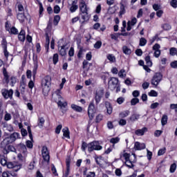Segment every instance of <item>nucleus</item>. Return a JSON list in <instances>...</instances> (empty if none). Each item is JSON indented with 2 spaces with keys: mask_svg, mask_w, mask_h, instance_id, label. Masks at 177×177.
<instances>
[{
  "mask_svg": "<svg viewBox=\"0 0 177 177\" xmlns=\"http://www.w3.org/2000/svg\"><path fill=\"white\" fill-rule=\"evenodd\" d=\"M50 81L51 79L50 76H46L41 80V87L43 89V93H44V95H48L50 91Z\"/></svg>",
  "mask_w": 177,
  "mask_h": 177,
  "instance_id": "1",
  "label": "nucleus"
},
{
  "mask_svg": "<svg viewBox=\"0 0 177 177\" xmlns=\"http://www.w3.org/2000/svg\"><path fill=\"white\" fill-rule=\"evenodd\" d=\"M11 143H5L1 142L0 148L1 149V151L3 154H9L10 151L16 152V148L13 147V145H9Z\"/></svg>",
  "mask_w": 177,
  "mask_h": 177,
  "instance_id": "2",
  "label": "nucleus"
},
{
  "mask_svg": "<svg viewBox=\"0 0 177 177\" xmlns=\"http://www.w3.org/2000/svg\"><path fill=\"white\" fill-rule=\"evenodd\" d=\"M17 139H20V133L15 132L10 135L9 137L6 138L3 141V145L5 143H14L16 142Z\"/></svg>",
  "mask_w": 177,
  "mask_h": 177,
  "instance_id": "3",
  "label": "nucleus"
},
{
  "mask_svg": "<svg viewBox=\"0 0 177 177\" xmlns=\"http://www.w3.org/2000/svg\"><path fill=\"white\" fill-rule=\"evenodd\" d=\"M55 95H57V97L58 98L57 106L60 107L62 109H66L67 107V102L63 100V97L60 95V90H57L55 91Z\"/></svg>",
  "mask_w": 177,
  "mask_h": 177,
  "instance_id": "4",
  "label": "nucleus"
},
{
  "mask_svg": "<svg viewBox=\"0 0 177 177\" xmlns=\"http://www.w3.org/2000/svg\"><path fill=\"white\" fill-rule=\"evenodd\" d=\"M1 95L4 99L12 100L13 99V89L3 88L1 89Z\"/></svg>",
  "mask_w": 177,
  "mask_h": 177,
  "instance_id": "5",
  "label": "nucleus"
},
{
  "mask_svg": "<svg viewBox=\"0 0 177 177\" xmlns=\"http://www.w3.org/2000/svg\"><path fill=\"white\" fill-rule=\"evenodd\" d=\"M162 80V75L160 73H156L151 80V84L157 86Z\"/></svg>",
  "mask_w": 177,
  "mask_h": 177,
  "instance_id": "6",
  "label": "nucleus"
},
{
  "mask_svg": "<svg viewBox=\"0 0 177 177\" xmlns=\"http://www.w3.org/2000/svg\"><path fill=\"white\" fill-rule=\"evenodd\" d=\"M102 147L99 145V142L93 141L88 144V151H93V150H102Z\"/></svg>",
  "mask_w": 177,
  "mask_h": 177,
  "instance_id": "7",
  "label": "nucleus"
},
{
  "mask_svg": "<svg viewBox=\"0 0 177 177\" xmlns=\"http://www.w3.org/2000/svg\"><path fill=\"white\" fill-rule=\"evenodd\" d=\"M95 114H96V108H95V104H93V102H91L88 109V115L91 120H93Z\"/></svg>",
  "mask_w": 177,
  "mask_h": 177,
  "instance_id": "8",
  "label": "nucleus"
},
{
  "mask_svg": "<svg viewBox=\"0 0 177 177\" xmlns=\"http://www.w3.org/2000/svg\"><path fill=\"white\" fill-rule=\"evenodd\" d=\"M109 88L111 91H114L117 86H118V78L111 77L108 82Z\"/></svg>",
  "mask_w": 177,
  "mask_h": 177,
  "instance_id": "9",
  "label": "nucleus"
},
{
  "mask_svg": "<svg viewBox=\"0 0 177 177\" xmlns=\"http://www.w3.org/2000/svg\"><path fill=\"white\" fill-rule=\"evenodd\" d=\"M41 156L43 157V160L46 161V162L49 163L50 160V156H49V151H48V147L44 146L41 149Z\"/></svg>",
  "mask_w": 177,
  "mask_h": 177,
  "instance_id": "10",
  "label": "nucleus"
},
{
  "mask_svg": "<svg viewBox=\"0 0 177 177\" xmlns=\"http://www.w3.org/2000/svg\"><path fill=\"white\" fill-rule=\"evenodd\" d=\"M104 93V91L103 89H98L95 93V102L97 104L100 102L102 100V97H103V95Z\"/></svg>",
  "mask_w": 177,
  "mask_h": 177,
  "instance_id": "11",
  "label": "nucleus"
},
{
  "mask_svg": "<svg viewBox=\"0 0 177 177\" xmlns=\"http://www.w3.org/2000/svg\"><path fill=\"white\" fill-rule=\"evenodd\" d=\"M133 160L131 161V160H126L125 165L128 167V168H133L135 165H133V162H136V155L133 153Z\"/></svg>",
  "mask_w": 177,
  "mask_h": 177,
  "instance_id": "12",
  "label": "nucleus"
},
{
  "mask_svg": "<svg viewBox=\"0 0 177 177\" xmlns=\"http://www.w3.org/2000/svg\"><path fill=\"white\" fill-rule=\"evenodd\" d=\"M146 149V145L145 143H140L139 142H136L134 144V149L136 150H143Z\"/></svg>",
  "mask_w": 177,
  "mask_h": 177,
  "instance_id": "13",
  "label": "nucleus"
},
{
  "mask_svg": "<svg viewBox=\"0 0 177 177\" xmlns=\"http://www.w3.org/2000/svg\"><path fill=\"white\" fill-rule=\"evenodd\" d=\"M33 62H34V68H33V77H35V74H37V70H38V59L37 56H33Z\"/></svg>",
  "mask_w": 177,
  "mask_h": 177,
  "instance_id": "14",
  "label": "nucleus"
},
{
  "mask_svg": "<svg viewBox=\"0 0 177 177\" xmlns=\"http://www.w3.org/2000/svg\"><path fill=\"white\" fill-rule=\"evenodd\" d=\"M80 9L81 13L88 12V9L86 8V3L84 0H82L80 3Z\"/></svg>",
  "mask_w": 177,
  "mask_h": 177,
  "instance_id": "15",
  "label": "nucleus"
},
{
  "mask_svg": "<svg viewBox=\"0 0 177 177\" xmlns=\"http://www.w3.org/2000/svg\"><path fill=\"white\" fill-rule=\"evenodd\" d=\"M17 147L20 153H24V154H25L26 153H27V147H26V145L21 143L19 144Z\"/></svg>",
  "mask_w": 177,
  "mask_h": 177,
  "instance_id": "16",
  "label": "nucleus"
},
{
  "mask_svg": "<svg viewBox=\"0 0 177 177\" xmlns=\"http://www.w3.org/2000/svg\"><path fill=\"white\" fill-rule=\"evenodd\" d=\"M18 39L21 41V42H24L26 41V31L24 30H21L18 35Z\"/></svg>",
  "mask_w": 177,
  "mask_h": 177,
  "instance_id": "17",
  "label": "nucleus"
},
{
  "mask_svg": "<svg viewBox=\"0 0 177 177\" xmlns=\"http://www.w3.org/2000/svg\"><path fill=\"white\" fill-rule=\"evenodd\" d=\"M145 132H147V128L146 127L136 130L135 133L137 136H143V135H145Z\"/></svg>",
  "mask_w": 177,
  "mask_h": 177,
  "instance_id": "18",
  "label": "nucleus"
},
{
  "mask_svg": "<svg viewBox=\"0 0 177 177\" xmlns=\"http://www.w3.org/2000/svg\"><path fill=\"white\" fill-rule=\"evenodd\" d=\"M70 162H71L70 158H67L66 160V171L65 172V174L64 175L65 177L68 176V175L70 174Z\"/></svg>",
  "mask_w": 177,
  "mask_h": 177,
  "instance_id": "19",
  "label": "nucleus"
},
{
  "mask_svg": "<svg viewBox=\"0 0 177 177\" xmlns=\"http://www.w3.org/2000/svg\"><path fill=\"white\" fill-rule=\"evenodd\" d=\"M105 106L106 109V111L108 114H111L113 113V106H111V104L109 102H105Z\"/></svg>",
  "mask_w": 177,
  "mask_h": 177,
  "instance_id": "20",
  "label": "nucleus"
},
{
  "mask_svg": "<svg viewBox=\"0 0 177 177\" xmlns=\"http://www.w3.org/2000/svg\"><path fill=\"white\" fill-rule=\"evenodd\" d=\"M17 19L20 21V23H24V20H26V15H24V12L18 13Z\"/></svg>",
  "mask_w": 177,
  "mask_h": 177,
  "instance_id": "21",
  "label": "nucleus"
},
{
  "mask_svg": "<svg viewBox=\"0 0 177 177\" xmlns=\"http://www.w3.org/2000/svg\"><path fill=\"white\" fill-rule=\"evenodd\" d=\"M129 114H131V112L129 111H128V110L123 111L119 113V117H120V118H125L128 117V115H129Z\"/></svg>",
  "mask_w": 177,
  "mask_h": 177,
  "instance_id": "22",
  "label": "nucleus"
},
{
  "mask_svg": "<svg viewBox=\"0 0 177 177\" xmlns=\"http://www.w3.org/2000/svg\"><path fill=\"white\" fill-rule=\"evenodd\" d=\"M140 117V115L138 113H134L131 115V117L129 118V120L131 122H135V121H138V120H139Z\"/></svg>",
  "mask_w": 177,
  "mask_h": 177,
  "instance_id": "23",
  "label": "nucleus"
},
{
  "mask_svg": "<svg viewBox=\"0 0 177 177\" xmlns=\"http://www.w3.org/2000/svg\"><path fill=\"white\" fill-rule=\"evenodd\" d=\"M63 136L64 138L67 139H70V131L68 130V127H65L62 129Z\"/></svg>",
  "mask_w": 177,
  "mask_h": 177,
  "instance_id": "24",
  "label": "nucleus"
},
{
  "mask_svg": "<svg viewBox=\"0 0 177 177\" xmlns=\"http://www.w3.org/2000/svg\"><path fill=\"white\" fill-rule=\"evenodd\" d=\"M3 74L6 84H9V75L8 74V71L5 67L3 68Z\"/></svg>",
  "mask_w": 177,
  "mask_h": 177,
  "instance_id": "25",
  "label": "nucleus"
},
{
  "mask_svg": "<svg viewBox=\"0 0 177 177\" xmlns=\"http://www.w3.org/2000/svg\"><path fill=\"white\" fill-rule=\"evenodd\" d=\"M0 164L5 167L8 165V160H6V157L3 155H0Z\"/></svg>",
  "mask_w": 177,
  "mask_h": 177,
  "instance_id": "26",
  "label": "nucleus"
},
{
  "mask_svg": "<svg viewBox=\"0 0 177 177\" xmlns=\"http://www.w3.org/2000/svg\"><path fill=\"white\" fill-rule=\"evenodd\" d=\"M122 51L124 55H131V53H132V50H131V48H128L127 46H122Z\"/></svg>",
  "mask_w": 177,
  "mask_h": 177,
  "instance_id": "27",
  "label": "nucleus"
},
{
  "mask_svg": "<svg viewBox=\"0 0 177 177\" xmlns=\"http://www.w3.org/2000/svg\"><path fill=\"white\" fill-rule=\"evenodd\" d=\"M59 52L60 56H66L67 55V51L66 50V46H61V48H59Z\"/></svg>",
  "mask_w": 177,
  "mask_h": 177,
  "instance_id": "28",
  "label": "nucleus"
},
{
  "mask_svg": "<svg viewBox=\"0 0 177 177\" xmlns=\"http://www.w3.org/2000/svg\"><path fill=\"white\" fill-rule=\"evenodd\" d=\"M71 109H73V110L75 111H77V113H81V111H82V107L74 104L71 105Z\"/></svg>",
  "mask_w": 177,
  "mask_h": 177,
  "instance_id": "29",
  "label": "nucleus"
},
{
  "mask_svg": "<svg viewBox=\"0 0 177 177\" xmlns=\"http://www.w3.org/2000/svg\"><path fill=\"white\" fill-rule=\"evenodd\" d=\"M82 19L84 21H88L89 20V15H88V11L85 12H81Z\"/></svg>",
  "mask_w": 177,
  "mask_h": 177,
  "instance_id": "30",
  "label": "nucleus"
},
{
  "mask_svg": "<svg viewBox=\"0 0 177 177\" xmlns=\"http://www.w3.org/2000/svg\"><path fill=\"white\" fill-rule=\"evenodd\" d=\"M49 44H50V39H49V33L46 32V44H45V48L48 50L49 49Z\"/></svg>",
  "mask_w": 177,
  "mask_h": 177,
  "instance_id": "31",
  "label": "nucleus"
},
{
  "mask_svg": "<svg viewBox=\"0 0 177 177\" xmlns=\"http://www.w3.org/2000/svg\"><path fill=\"white\" fill-rule=\"evenodd\" d=\"M120 16H122V15H125V6L124 3H120Z\"/></svg>",
  "mask_w": 177,
  "mask_h": 177,
  "instance_id": "32",
  "label": "nucleus"
},
{
  "mask_svg": "<svg viewBox=\"0 0 177 177\" xmlns=\"http://www.w3.org/2000/svg\"><path fill=\"white\" fill-rule=\"evenodd\" d=\"M167 122H168V115H164L161 119V124L162 126H164L167 125Z\"/></svg>",
  "mask_w": 177,
  "mask_h": 177,
  "instance_id": "33",
  "label": "nucleus"
},
{
  "mask_svg": "<svg viewBox=\"0 0 177 177\" xmlns=\"http://www.w3.org/2000/svg\"><path fill=\"white\" fill-rule=\"evenodd\" d=\"M26 157H27V153H21L18 154V158L21 161H26Z\"/></svg>",
  "mask_w": 177,
  "mask_h": 177,
  "instance_id": "34",
  "label": "nucleus"
},
{
  "mask_svg": "<svg viewBox=\"0 0 177 177\" xmlns=\"http://www.w3.org/2000/svg\"><path fill=\"white\" fill-rule=\"evenodd\" d=\"M44 124H45V119L44 118H39L38 127H39V128H42Z\"/></svg>",
  "mask_w": 177,
  "mask_h": 177,
  "instance_id": "35",
  "label": "nucleus"
},
{
  "mask_svg": "<svg viewBox=\"0 0 177 177\" xmlns=\"http://www.w3.org/2000/svg\"><path fill=\"white\" fill-rule=\"evenodd\" d=\"M9 32H10V34H12L13 35H17V34H19V30H17V28L13 26L10 29Z\"/></svg>",
  "mask_w": 177,
  "mask_h": 177,
  "instance_id": "36",
  "label": "nucleus"
},
{
  "mask_svg": "<svg viewBox=\"0 0 177 177\" xmlns=\"http://www.w3.org/2000/svg\"><path fill=\"white\" fill-rule=\"evenodd\" d=\"M145 62L147 63V65L149 66V67H151V66H153V62H151V59L149 55H147L145 57Z\"/></svg>",
  "mask_w": 177,
  "mask_h": 177,
  "instance_id": "37",
  "label": "nucleus"
},
{
  "mask_svg": "<svg viewBox=\"0 0 177 177\" xmlns=\"http://www.w3.org/2000/svg\"><path fill=\"white\" fill-rule=\"evenodd\" d=\"M59 21H60V16L59 15H55L54 17V20H53L54 26H57V24H59Z\"/></svg>",
  "mask_w": 177,
  "mask_h": 177,
  "instance_id": "38",
  "label": "nucleus"
},
{
  "mask_svg": "<svg viewBox=\"0 0 177 177\" xmlns=\"http://www.w3.org/2000/svg\"><path fill=\"white\" fill-rule=\"evenodd\" d=\"M53 64H57V62H59V54L55 53L53 57Z\"/></svg>",
  "mask_w": 177,
  "mask_h": 177,
  "instance_id": "39",
  "label": "nucleus"
},
{
  "mask_svg": "<svg viewBox=\"0 0 177 177\" xmlns=\"http://www.w3.org/2000/svg\"><path fill=\"white\" fill-rule=\"evenodd\" d=\"M7 168L12 169V168H16V163L12 162H8L6 165Z\"/></svg>",
  "mask_w": 177,
  "mask_h": 177,
  "instance_id": "40",
  "label": "nucleus"
},
{
  "mask_svg": "<svg viewBox=\"0 0 177 177\" xmlns=\"http://www.w3.org/2000/svg\"><path fill=\"white\" fill-rule=\"evenodd\" d=\"M147 44V40L145 39V37H142L140 39V46H145Z\"/></svg>",
  "mask_w": 177,
  "mask_h": 177,
  "instance_id": "41",
  "label": "nucleus"
},
{
  "mask_svg": "<svg viewBox=\"0 0 177 177\" xmlns=\"http://www.w3.org/2000/svg\"><path fill=\"white\" fill-rule=\"evenodd\" d=\"M120 142V138H113L110 140V143H112L113 145H115V143H118Z\"/></svg>",
  "mask_w": 177,
  "mask_h": 177,
  "instance_id": "42",
  "label": "nucleus"
},
{
  "mask_svg": "<svg viewBox=\"0 0 177 177\" xmlns=\"http://www.w3.org/2000/svg\"><path fill=\"white\" fill-rule=\"evenodd\" d=\"M169 171H170L171 174H174V172H175V171H176V163H173L171 165Z\"/></svg>",
  "mask_w": 177,
  "mask_h": 177,
  "instance_id": "43",
  "label": "nucleus"
},
{
  "mask_svg": "<svg viewBox=\"0 0 177 177\" xmlns=\"http://www.w3.org/2000/svg\"><path fill=\"white\" fill-rule=\"evenodd\" d=\"M119 125L124 127L127 125V120L125 119L121 118L118 122Z\"/></svg>",
  "mask_w": 177,
  "mask_h": 177,
  "instance_id": "44",
  "label": "nucleus"
},
{
  "mask_svg": "<svg viewBox=\"0 0 177 177\" xmlns=\"http://www.w3.org/2000/svg\"><path fill=\"white\" fill-rule=\"evenodd\" d=\"M169 53H170L171 56H175V55H176V53H177L176 48H170Z\"/></svg>",
  "mask_w": 177,
  "mask_h": 177,
  "instance_id": "45",
  "label": "nucleus"
},
{
  "mask_svg": "<svg viewBox=\"0 0 177 177\" xmlns=\"http://www.w3.org/2000/svg\"><path fill=\"white\" fill-rule=\"evenodd\" d=\"M127 23H129L130 26H135V24H136V23H138V19H136V17L133 18L131 19V21H129Z\"/></svg>",
  "mask_w": 177,
  "mask_h": 177,
  "instance_id": "46",
  "label": "nucleus"
},
{
  "mask_svg": "<svg viewBox=\"0 0 177 177\" xmlns=\"http://www.w3.org/2000/svg\"><path fill=\"white\" fill-rule=\"evenodd\" d=\"M138 103H139V100L138 98H133L131 100V106H135L136 104H138Z\"/></svg>",
  "mask_w": 177,
  "mask_h": 177,
  "instance_id": "47",
  "label": "nucleus"
},
{
  "mask_svg": "<svg viewBox=\"0 0 177 177\" xmlns=\"http://www.w3.org/2000/svg\"><path fill=\"white\" fill-rule=\"evenodd\" d=\"M78 9V5H72L70 8L71 13H74Z\"/></svg>",
  "mask_w": 177,
  "mask_h": 177,
  "instance_id": "48",
  "label": "nucleus"
},
{
  "mask_svg": "<svg viewBox=\"0 0 177 177\" xmlns=\"http://www.w3.org/2000/svg\"><path fill=\"white\" fill-rule=\"evenodd\" d=\"M103 120V115L98 114L95 118V122H100Z\"/></svg>",
  "mask_w": 177,
  "mask_h": 177,
  "instance_id": "49",
  "label": "nucleus"
},
{
  "mask_svg": "<svg viewBox=\"0 0 177 177\" xmlns=\"http://www.w3.org/2000/svg\"><path fill=\"white\" fill-rule=\"evenodd\" d=\"M102 47V41H97L95 44H94V48L95 49H100Z\"/></svg>",
  "mask_w": 177,
  "mask_h": 177,
  "instance_id": "50",
  "label": "nucleus"
},
{
  "mask_svg": "<svg viewBox=\"0 0 177 177\" xmlns=\"http://www.w3.org/2000/svg\"><path fill=\"white\" fill-rule=\"evenodd\" d=\"M116 102L119 104H122V103H124V102H125V98L123 97H120L117 99Z\"/></svg>",
  "mask_w": 177,
  "mask_h": 177,
  "instance_id": "51",
  "label": "nucleus"
},
{
  "mask_svg": "<svg viewBox=\"0 0 177 177\" xmlns=\"http://www.w3.org/2000/svg\"><path fill=\"white\" fill-rule=\"evenodd\" d=\"M107 59L108 60H109V62H112V63H114V62H115V57H114V55H109L107 56Z\"/></svg>",
  "mask_w": 177,
  "mask_h": 177,
  "instance_id": "52",
  "label": "nucleus"
},
{
  "mask_svg": "<svg viewBox=\"0 0 177 177\" xmlns=\"http://www.w3.org/2000/svg\"><path fill=\"white\" fill-rule=\"evenodd\" d=\"M149 95H150V96H152V97H157L158 95V93H157L156 91H154V90H151L150 92H149Z\"/></svg>",
  "mask_w": 177,
  "mask_h": 177,
  "instance_id": "53",
  "label": "nucleus"
},
{
  "mask_svg": "<svg viewBox=\"0 0 177 177\" xmlns=\"http://www.w3.org/2000/svg\"><path fill=\"white\" fill-rule=\"evenodd\" d=\"M170 5L172 8H177V0H171L170 1Z\"/></svg>",
  "mask_w": 177,
  "mask_h": 177,
  "instance_id": "54",
  "label": "nucleus"
},
{
  "mask_svg": "<svg viewBox=\"0 0 177 177\" xmlns=\"http://www.w3.org/2000/svg\"><path fill=\"white\" fill-rule=\"evenodd\" d=\"M10 81H11V83H10L11 86H15V84L17 82V80L15 77H11Z\"/></svg>",
  "mask_w": 177,
  "mask_h": 177,
  "instance_id": "55",
  "label": "nucleus"
},
{
  "mask_svg": "<svg viewBox=\"0 0 177 177\" xmlns=\"http://www.w3.org/2000/svg\"><path fill=\"white\" fill-rule=\"evenodd\" d=\"M132 95H133V97L138 98L139 95H140V92L138 90H136V91H133Z\"/></svg>",
  "mask_w": 177,
  "mask_h": 177,
  "instance_id": "56",
  "label": "nucleus"
},
{
  "mask_svg": "<svg viewBox=\"0 0 177 177\" xmlns=\"http://www.w3.org/2000/svg\"><path fill=\"white\" fill-rule=\"evenodd\" d=\"M54 13L56 15L60 13V7L59 6H55L54 7Z\"/></svg>",
  "mask_w": 177,
  "mask_h": 177,
  "instance_id": "57",
  "label": "nucleus"
},
{
  "mask_svg": "<svg viewBox=\"0 0 177 177\" xmlns=\"http://www.w3.org/2000/svg\"><path fill=\"white\" fill-rule=\"evenodd\" d=\"M52 30V22L48 21L47 28H46V33L48 32V31H50Z\"/></svg>",
  "mask_w": 177,
  "mask_h": 177,
  "instance_id": "58",
  "label": "nucleus"
},
{
  "mask_svg": "<svg viewBox=\"0 0 177 177\" xmlns=\"http://www.w3.org/2000/svg\"><path fill=\"white\" fill-rule=\"evenodd\" d=\"M165 148L161 149L158 152V156H163V154H165Z\"/></svg>",
  "mask_w": 177,
  "mask_h": 177,
  "instance_id": "59",
  "label": "nucleus"
},
{
  "mask_svg": "<svg viewBox=\"0 0 177 177\" xmlns=\"http://www.w3.org/2000/svg\"><path fill=\"white\" fill-rule=\"evenodd\" d=\"M68 56L73 57L74 56V48L71 47L68 51Z\"/></svg>",
  "mask_w": 177,
  "mask_h": 177,
  "instance_id": "60",
  "label": "nucleus"
},
{
  "mask_svg": "<svg viewBox=\"0 0 177 177\" xmlns=\"http://www.w3.org/2000/svg\"><path fill=\"white\" fill-rule=\"evenodd\" d=\"M62 128H63V126H62V124L58 125L55 129V133L57 134L60 133V131H62Z\"/></svg>",
  "mask_w": 177,
  "mask_h": 177,
  "instance_id": "61",
  "label": "nucleus"
},
{
  "mask_svg": "<svg viewBox=\"0 0 177 177\" xmlns=\"http://www.w3.org/2000/svg\"><path fill=\"white\" fill-rule=\"evenodd\" d=\"M163 28L166 30H171V25L168 24H165L163 25Z\"/></svg>",
  "mask_w": 177,
  "mask_h": 177,
  "instance_id": "62",
  "label": "nucleus"
},
{
  "mask_svg": "<svg viewBox=\"0 0 177 177\" xmlns=\"http://www.w3.org/2000/svg\"><path fill=\"white\" fill-rule=\"evenodd\" d=\"M170 65L172 68H177V61L171 62Z\"/></svg>",
  "mask_w": 177,
  "mask_h": 177,
  "instance_id": "63",
  "label": "nucleus"
},
{
  "mask_svg": "<svg viewBox=\"0 0 177 177\" xmlns=\"http://www.w3.org/2000/svg\"><path fill=\"white\" fill-rule=\"evenodd\" d=\"M2 177H10V173L9 171H3L2 173Z\"/></svg>",
  "mask_w": 177,
  "mask_h": 177,
  "instance_id": "64",
  "label": "nucleus"
}]
</instances>
